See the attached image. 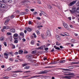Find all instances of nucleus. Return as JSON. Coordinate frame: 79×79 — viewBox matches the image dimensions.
<instances>
[{
	"label": "nucleus",
	"mask_w": 79,
	"mask_h": 79,
	"mask_svg": "<svg viewBox=\"0 0 79 79\" xmlns=\"http://www.w3.org/2000/svg\"><path fill=\"white\" fill-rule=\"evenodd\" d=\"M64 35H66V36H68V35H69V34H68V33H65Z\"/></svg>",
	"instance_id": "nucleus-44"
},
{
	"label": "nucleus",
	"mask_w": 79,
	"mask_h": 79,
	"mask_svg": "<svg viewBox=\"0 0 79 79\" xmlns=\"http://www.w3.org/2000/svg\"><path fill=\"white\" fill-rule=\"evenodd\" d=\"M12 48H15V45H14V44H12Z\"/></svg>",
	"instance_id": "nucleus-43"
},
{
	"label": "nucleus",
	"mask_w": 79,
	"mask_h": 79,
	"mask_svg": "<svg viewBox=\"0 0 79 79\" xmlns=\"http://www.w3.org/2000/svg\"><path fill=\"white\" fill-rule=\"evenodd\" d=\"M30 67L29 66H27L24 67V69H29Z\"/></svg>",
	"instance_id": "nucleus-25"
},
{
	"label": "nucleus",
	"mask_w": 79,
	"mask_h": 79,
	"mask_svg": "<svg viewBox=\"0 0 79 79\" xmlns=\"http://www.w3.org/2000/svg\"><path fill=\"white\" fill-rule=\"evenodd\" d=\"M38 49H39L40 50H41L42 49H43V47L41 46V47H40L38 48Z\"/></svg>",
	"instance_id": "nucleus-37"
},
{
	"label": "nucleus",
	"mask_w": 79,
	"mask_h": 79,
	"mask_svg": "<svg viewBox=\"0 0 79 79\" xmlns=\"http://www.w3.org/2000/svg\"><path fill=\"white\" fill-rule=\"evenodd\" d=\"M32 57V55H27L26 56V58H31Z\"/></svg>",
	"instance_id": "nucleus-7"
},
{
	"label": "nucleus",
	"mask_w": 79,
	"mask_h": 79,
	"mask_svg": "<svg viewBox=\"0 0 79 79\" xmlns=\"http://www.w3.org/2000/svg\"><path fill=\"white\" fill-rule=\"evenodd\" d=\"M60 48H61V49H62V48H63V47L62 46H60Z\"/></svg>",
	"instance_id": "nucleus-64"
},
{
	"label": "nucleus",
	"mask_w": 79,
	"mask_h": 79,
	"mask_svg": "<svg viewBox=\"0 0 79 79\" xmlns=\"http://www.w3.org/2000/svg\"><path fill=\"white\" fill-rule=\"evenodd\" d=\"M4 57L6 59H8V54L6 53H4Z\"/></svg>",
	"instance_id": "nucleus-3"
},
{
	"label": "nucleus",
	"mask_w": 79,
	"mask_h": 79,
	"mask_svg": "<svg viewBox=\"0 0 79 79\" xmlns=\"http://www.w3.org/2000/svg\"><path fill=\"white\" fill-rule=\"evenodd\" d=\"M63 25L65 28H66L67 29H68V26L67 23H63Z\"/></svg>",
	"instance_id": "nucleus-2"
},
{
	"label": "nucleus",
	"mask_w": 79,
	"mask_h": 79,
	"mask_svg": "<svg viewBox=\"0 0 79 79\" xmlns=\"http://www.w3.org/2000/svg\"><path fill=\"white\" fill-rule=\"evenodd\" d=\"M54 48H55L56 50H60V48L56 47V45L54 46Z\"/></svg>",
	"instance_id": "nucleus-13"
},
{
	"label": "nucleus",
	"mask_w": 79,
	"mask_h": 79,
	"mask_svg": "<svg viewBox=\"0 0 79 79\" xmlns=\"http://www.w3.org/2000/svg\"><path fill=\"white\" fill-rule=\"evenodd\" d=\"M31 43L32 45H34V40H31Z\"/></svg>",
	"instance_id": "nucleus-34"
},
{
	"label": "nucleus",
	"mask_w": 79,
	"mask_h": 79,
	"mask_svg": "<svg viewBox=\"0 0 79 79\" xmlns=\"http://www.w3.org/2000/svg\"><path fill=\"white\" fill-rule=\"evenodd\" d=\"M26 14V12H22L20 13V15H24Z\"/></svg>",
	"instance_id": "nucleus-26"
},
{
	"label": "nucleus",
	"mask_w": 79,
	"mask_h": 79,
	"mask_svg": "<svg viewBox=\"0 0 79 79\" xmlns=\"http://www.w3.org/2000/svg\"><path fill=\"white\" fill-rule=\"evenodd\" d=\"M60 35H61V36H63V37H64V36H65V35H63L62 34H60Z\"/></svg>",
	"instance_id": "nucleus-57"
},
{
	"label": "nucleus",
	"mask_w": 79,
	"mask_h": 79,
	"mask_svg": "<svg viewBox=\"0 0 79 79\" xmlns=\"http://www.w3.org/2000/svg\"><path fill=\"white\" fill-rule=\"evenodd\" d=\"M66 76H75L74 73H69L66 74Z\"/></svg>",
	"instance_id": "nucleus-4"
},
{
	"label": "nucleus",
	"mask_w": 79,
	"mask_h": 79,
	"mask_svg": "<svg viewBox=\"0 0 79 79\" xmlns=\"http://www.w3.org/2000/svg\"><path fill=\"white\" fill-rule=\"evenodd\" d=\"M36 19H39V20H40V18L39 17H36Z\"/></svg>",
	"instance_id": "nucleus-60"
},
{
	"label": "nucleus",
	"mask_w": 79,
	"mask_h": 79,
	"mask_svg": "<svg viewBox=\"0 0 79 79\" xmlns=\"http://www.w3.org/2000/svg\"><path fill=\"white\" fill-rule=\"evenodd\" d=\"M48 8H49V9H51V8H52V6H50V5H48Z\"/></svg>",
	"instance_id": "nucleus-30"
},
{
	"label": "nucleus",
	"mask_w": 79,
	"mask_h": 79,
	"mask_svg": "<svg viewBox=\"0 0 79 79\" xmlns=\"http://www.w3.org/2000/svg\"><path fill=\"white\" fill-rule=\"evenodd\" d=\"M11 69L10 68H8L7 69V71H10V70H11Z\"/></svg>",
	"instance_id": "nucleus-41"
},
{
	"label": "nucleus",
	"mask_w": 79,
	"mask_h": 79,
	"mask_svg": "<svg viewBox=\"0 0 79 79\" xmlns=\"http://www.w3.org/2000/svg\"><path fill=\"white\" fill-rule=\"evenodd\" d=\"M75 66L73 65L69 67V69H73L74 68V67Z\"/></svg>",
	"instance_id": "nucleus-19"
},
{
	"label": "nucleus",
	"mask_w": 79,
	"mask_h": 79,
	"mask_svg": "<svg viewBox=\"0 0 79 79\" xmlns=\"http://www.w3.org/2000/svg\"><path fill=\"white\" fill-rule=\"evenodd\" d=\"M41 37H42V39H44V35L43 34H41Z\"/></svg>",
	"instance_id": "nucleus-29"
},
{
	"label": "nucleus",
	"mask_w": 79,
	"mask_h": 79,
	"mask_svg": "<svg viewBox=\"0 0 79 79\" xmlns=\"http://www.w3.org/2000/svg\"><path fill=\"white\" fill-rule=\"evenodd\" d=\"M4 45L5 47H6L7 46V44H6V42H4Z\"/></svg>",
	"instance_id": "nucleus-35"
},
{
	"label": "nucleus",
	"mask_w": 79,
	"mask_h": 79,
	"mask_svg": "<svg viewBox=\"0 0 79 79\" xmlns=\"http://www.w3.org/2000/svg\"><path fill=\"white\" fill-rule=\"evenodd\" d=\"M19 53H18V52H15V53H14V54L15 55H18Z\"/></svg>",
	"instance_id": "nucleus-50"
},
{
	"label": "nucleus",
	"mask_w": 79,
	"mask_h": 79,
	"mask_svg": "<svg viewBox=\"0 0 79 79\" xmlns=\"http://www.w3.org/2000/svg\"><path fill=\"white\" fill-rule=\"evenodd\" d=\"M31 24H32V22H31V21H29L28 22V24L30 25Z\"/></svg>",
	"instance_id": "nucleus-49"
},
{
	"label": "nucleus",
	"mask_w": 79,
	"mask_h": 79,
	"mask_svg": "<svg viewBox=\"0 0 79 79\" xmlns=\"http://www.w3.org/2000/svg\"><path fill=\"white\" fill-rule=\"evenodd\" d=\"M37 34L38 35H39V34H40V33H39V31H37Z\"/></svg>",
	"instance_id": "nucleus-56"
},
{
	"label": "nucleus",
	"mask_w": 79,
	"mask_h": 79,
	"mask_svg": "<svg viewBox=\"0 0 79 79\" xmlns=\"http://www.w3.org/2000/svg\"><path fill=\"white\" fill-rule=\"evenodd\" d=\"M42 14L43 15H44V16H47L46 15V14L44 12H43Z\"/></svg>",
	"instance_id": "nucleus-38"
},
{
	"label": "nucleus",
	"mask_w": 79,
	"mask_h": 79,
	"mask_svg": "<svg viewBox=\"0 0 79 79\" xmlns=\"http://www.w3.org/2000/svg\"><path fill=\"white\" fill-rule=\"evenodd\" d=\"M30 10L31 11H34V9H31V10Z\"/></svg>",
	"instance_id": "nucleus-53"
},
{
	"label": "nucleus",
	"mask_w": 79,
	"mask_h": 79,
	"mask_svg": "<svg viewBox=\"0 0 79 79\" xmlns=\"http://www.w3.org/2000/svg\"><path fill=\"white\" fill-rule=\"evenodd\" d=\"M14 43L17 44L18 42V41L17 40H15V41L14 42Z\"/></svg>",
	"instance_id": "nucleus-31"
},
{
	"label": "nucleus",
	"mask_w": 79,
	"mask_h": 79,
	"mask_svg": "<svg viewBox=\"0 0 79 79\" xmlns=\"http://www.w3.org/2000/svg\"><path fill=\"white\" fill-rule=\"evenodd\" d=\"M1 31H2L3 32H5V30H4V29L3 28V29H2L1 30Z\"/></svg>",
	"instance_id": "nucleus-62"
},
{
	"label": "nucleus",
	"mask_w": 79,
	"mask_h": 79,
	"mask_svg": "<svg viewBox=\"0 0 79 79\" xmlns=\"http://www.w3.org/2000/svg\"><path fill=\"white\" fill-rule=\"evenodd\" d=\"M22 40L23 42H25L26 41V39L24 38H23Z\"/></svg>",
	"instance_id": "nucleus-58"
},
{
	"label": "nucleus",
	"mask_w": 79,
	"mask_h": 79,
	"mask_svg": "<svg viewBox=\"0 0 79 79\" xmlns=\"http://www.w3.org/2000/svg\"><path fill=\"white\" fill-rule=\"evenodd\" d=\"M7 35H11V33L10 32H7L6 33Z\"/></svg>",
	"instance_id": "nucleus-27"
},
{
	"label": "nucleus",
	"mask_w": 79,
	"mask_h": 79,
	"mask_svg": "<svg viewBox=\"0 0 79 79\" xmlns=\"http://www.w3.org/2000/svg\"><path fill=\"white\" fill-rule=\"evenodd\" d=\"M3 29H9V27L4 26L3 27Z\"/></svg>",
	"instance_id": "nucleus-15"
},
{
	"label": "nucleus",
	"mask_w": 79,
	"mask_h": 79,
	"mask_svg": "<svg viewBox=\"0 0 79 79\" xmlns=\"http://www.w3.org/2000/svg\"><path fill=\"white\" fill-rule=\"evenodd\" d=\"M27 51H25L24 52V53H27Z\"/></svg>",
	"instance_id": "nucleus-63"
},
{
	"label": "nucleus",
	"mask_w": 79,
	"mask_h": 79,
	"mask_svg": "<svg viewBox=\"0 0 79 79\" xmlns=\"http://www.w3.org/2000/svg\"><path fill=\"white\" fill-rule=\"evenodd\" d=\"M58 63H59V62H58L56 61H54L52 62V64H58Z\"/></svg>",
	"instance_id": "nucleus-24"
},
{
	"label": "nucleus",
	"mask_w": 79,
	"mask_h": 79,
	"mask_svg": "<svg viewBox=\"0 0 79 79\" xmlns=\"http://www.w3.org/2000/svg\"><path fill=\"white\" fill-rule=\"evenodd\" d=\"M33 15H36V14H37V12H33Z\"/></svg>",
	"instance_id": "nucleus-51"
},
{
	"label": "nucleus",
	"mask_w": 79,
	"mask_h": 79,
	"mask_svg": "<svg viewBox=\"0 0 79 79\" xmlns=\"http://www.w3.org/2000/svg\"><path fill=\"white\" fill-rule=\"evenodd\" d=\"M75 40L73 39H72L71 40V42L72 43H74V42H75Z\"/></svg>",
	"instance_id": "nucleus-32"
},
{
	"label": "nucleus",
	"mask_w": 79,
	"mask_h": 79,
	"mask_svg": "<svg viewBox=\"0 0 79 79\" xmlns=\"http://www.w3.org/2000/svg\"><path fill=\"white\" fill-rule=\"evenodd\" d=\"M30 64V63H26L25 64H22V66L23 67L24 66H27V65H29Z\"/></svg>",
	"instance_id": "nucleus-6"
},
{
	"label": "nucleus",
	"mask_w": 79,
	"mask_h": 79,
	"mask_svg": "<svg viewBox=\"0 0 79 79\" xmlns=\"http://www.w3.org/2000/svg\"><path fill=\"white\" fill-rule=\"evenodd\" d=\"M13 38H14V39H15V40H18V37H13Z\"/></svg>",
	"instance_id": "nucleus-33"
},
{
	"label": "nucleus",
	"mask_w": 79,
	"mask_h": 79,
	"mask_svg": "<svg viewBox=\"0 0 79 79\" xmlns=\"http://www.w3.org/2000/svg\"><path fill=\"white\" fill-rule=\"evenodd\" d=\"M76 5H77V6H79V2H78L77 3Z\"/></svg>",
	"instance_id": "nucleus-48"
},
{
	"label": "nucleus",
	"mask_w": 79,
	"mask_h": 79,
	"mask_svg": "<svg viewBox=\"0 0 79 79\" xmlns=\"http://www.w3.org/2000/svg\"><path fill=\"white\" fill-rule=\"evenodd\" d=\"M66 60H63L60 61L59 62L60 63H65Z\"/></svg>",
	"instance_id": "nucleus-18"
},
{
	"label": "nucleus",
	"mask_w": 79,
	"mask_h": 79,
	"mask_svg": "<svg viewBox=\"0 0 79 79\" xmlns=\"http://www.w3.org/2000/svg\"><path fill=\"white\" fill-rule=\"evenodd\" d=\"M71 77H74V76H65L64 77V78H66V79H71Z\"/></svg>",
	"instance_id": "nucleus-5"
},
{
	"label": "nucleus",
	"mask_w": 79,
	"mask_h": 79,
	"mask_svg": "<svg viewBox=\"0 0 79 79\" xmlns=\"http://www.w3.org/2000/svg\"><path fill=\"white\" fill-rule=\"evenodd\" d=\"M18 36V34L17 33H15L13 37H17Z\"/></svg>",
	"instance_id": "nucleus-22"
},
{
	"label": "nucleus",
	"mask_w": 79,
	"mask_h": 79,
	"mask_svg": "<svg viewBox=\"0 0 79 79\" xmlns=\"http://www.w3.org/2000/svg\"><path fill=\"white\" fill-rule=\"evenodd\" d=\"M47 59V58L46 57H44L43 60H44V61H45V60H46Z\"/></svg>",
	"instance_id": "nucleus-59"
},
{
	"label": "nucleus",
	"mask_w": 79,
	"mask_h": 79,
	"mask_svg": "<svg viewBox=\"0 0 79 79\" xmlns=\"http://www.w3.org/2000/svg\"><path fill=\"white\" fill-rule=\"evenodd\" d=\"M14 15H11V16H10V18L11 19H13V18H14Z\"/></svg>",
	"instance_id": "nucleus-42"
},
{
	"label": "nucleus",
	"mask_w": 79,
	"mask_h": 79,
	"mask_svg": "<svg viewBox=\"0 0 79 79\" xmlns=\"http://www.w3.org/2000/svg\"><path fill=\"white\" fill-rule=\"evenodd\" d=\"M13 73H20V72H23V71H17L15 72H13Z\"/></svg>",
	"instance_id": "nucleus-40"
},
{
	"label": "nucleus",
	"mask_w": 79,
	"mask_h": 79,
	"mask_svg": "<svg viewBox=\"0 0 79 79\" xmlns=\"http://www.w3.org/2000/svg\"><path fill=\"white\" fill-rule=\"evenodd\" d=\"M19 53L20 55H21L23 52V51L22 50H19Z\"/></svg>",
	"instance_id": "nucleus-17"
},
{
	"label": "nucleus",
	"mask_w": 79,
	"mask_h": 79,
	"mask_svg": "<svg viewBox=\"0 0 79 79\" xmlns=\"http://www.w3.org/2000/svg\"><path fill=\"white\" fill-rule=\"evenodd\" d=\"M4 79H8L9 77H3Z\"/></svg>",
	"instance_id": "nucleus-52"
},
{
	"label": "nucleus",
	"mask_w": 79,
	"mask_h": 79,
	"mask_svg": "<svg viewBox=\"0 0 79 79\" xmlns=\"http://www.w3.org/2000/svg\"><path fill=\"white\" fill-rule=\"evenodd\" d=\"M6 7V5L3 4H1V8H5Z\"/></svg>",
	"instance_id": "nucleus-9"
},
{
	"label": "nucleus",
	"mask_w": 79,
	"mask_h": 79,
	"mask_svg": "<svg viewBox=\"0 0 79 79\" xmlns=\"http://www.w3.org/2000/svg\"><path fill=\"white\" fill-rule=\"evenodd\" d=\"M42 75H36L35 76H33L31 77V78H35V77H40Z\"/></svg>",
	"instance_id": "nucleus-10"
},
{
	"label": "nucleus",
	"mask_w": 79,
	"mask_h": 79,
	"mask_svg": "<svg viewBox=\"0 0 79 79\" xmlns=\"http://www.w3.org/2000/svg\"><path fill=\"white\" fill-rule=\"evenodd\" d=\"M36 52H37V51L36 50H34L33 51H32V54H35V53H36Z\"/></svg>",
	"instance_id": "nucleus-28"
},
{
	"label": "nucleus",
	"mask_w": 79,
	"mask_h": 79,
	"mask_svg": "<svg viewBox=\"0 0 79 79\" xmlns=\"http://www.w3.org/2000/svg\"><path fill=\"white\" fill-rule=\"evenodd\" d=\"M32 65L33 66H38V64H36L35 63V62L32 64Z\"/></svg>",
	"instance_id": "nucleus-23"
},
{
	"label": "nucleus",
	"mask_w": 79,
	"mask_h": 79,
	"mask_svg": "<svg viewBox=\"0 0 79 79\" xmlns=\"http://www.w3.org/2000/svg\"><path fill=\"white\" fill-rule=\"evenodd\" d=\"M1 68H5V65H1Z\"/></svg>",
	"instance_id": "nucleus-54"
},
{
	"label": "nucleus",
	"mask_w": 79,
	"mask_h": 79,
	"mask_svg": "<svg viewBox=\"0 0 79 79\" xmlns=\"http://www.w3.org/2000/svg\"><path fill=\"white\" fill-rule=\"evenodd\" d=\"M7 23H7V22H6V21H5V23H4V24H5V25H7Z\"/></svg>",
	"instance_id": "nucleus-61"
},
{
	"label": "nucleus",
	"mask_w": 79,
	"mask_h": 79,
	"mask_svg": "<svg viewBox=\"0 0 79 79\" xmlns=\"http://www.w3.org/2000/svg\"><path fill=\"white\" fill-rule=\"evenodd\" d=\"M33 35L34 36V38H36L37 37V36L35 35V33H33Z\"/></svg>",
	"instance_id": "nucleus-36"
},
{
	"label": "nucleus",
	"mask_w": 79,
	"mask_h": 79,
	"mask_svg": "<svg viewBox=\"0 0 79 79\" xmlns=\"http://www.w3.org/2000/svg\"><path fill=\"white\" fill-rule=\"evenodd\" d=\"M44 50H45V51H47L48 50V48H44Z\"/></svg>",
	"instance_id": "nucleus-46"
},
{
	"label": "nucleus",
	"mask_w": 79,
	"mask_h": 79,
	"mask_svg": "<svg viewBox=\"0 0 79 79\" xmlns=\"http://www.w3.org/2000/svg\"><path fill=\"white\" fill-rule=\"evenodd\" d=\"M54 50H55L54 49V48H53L51 50V52H53V51H54Z\"/></svg>",
	"instance_id": "nucleus-55"
},
{
	"label": "nucleus",
	"mask_w": 79,
	"mask_h": 79,
	"mask_svg": "<svg viewBox=\"0 0 79 79\" xmlns=\"http://www.w3.org/2000/svg\"><path fill=\"white\" fill-rule=\"evenodd\" d=\"M76 3V1H74L71 2L70 3V6H72L73 5H74Z\"/></svg>",
	"instance_id": "nucleus-8"
},
{
	"label": "nucleus",
	"mask_w": 79,
	"mask_h": 79,
	"mask_svg": "<svg viewBox=\"0 0 79 79\" xmlns=\"http://www.w3.org/2000/svg\"><path fill=\"white\" fill-rule=\"evenodd\" d=\"M49 71H50L45 70L44 71H41L39 72L38 74H47V72H48Z\"/></svg>",
	"instance_id": "nucleus-1"
},
{
	"label": "nucleus",
	"mask_w": 79,
	"mask_h": 79,
	"mask_svg": "<svg viewBox=\"0 0 79 79\" xmlns=\"http://www.w3.org/2000/svg\"><path fill=\"white\" fill-rule=\"evenodd\" d=\"M9 53L10 54V55H12V56H13V53L12 52H10Z\"/></svg>",
	"instance_id": "nucleus-45"
},
{
	"label": "nucleus",
	"mask_w": 79,
	"mask_h": 79,
	"mask_svg": "<svg viewBox=\"0 0 79 79\" xmlns=\"http://www.w3.org/2000/svg\"><path fill=\"white\" fill-rule=\"evenodd\" d=\"M10 31L11 32L15 33V29H12L10 30Z\"/></svg>",
	"instance_id": "nucleus-14"
},
{
	"label": "nucleus",
	"mask_w": 79,
	"mask_h": 79,
	"mask_svg": "<svg viewBox=\"0 0 79 79\" xmlns=\"http://www.w3.org/2000/svg\"><path fill=\"white\" fill-rule=\"evenodd\" d=\"M9 60L10 61H13V59L11 58H10L9 59Z\"/></svg>",
	"instance_id": "nucleus-39"
},
{
	"label": "nucleus",
	"mask_w": 79,
	"mask_h": 79,
	"mask_svg": "<svg viewBox=\"0 0 79 79\" xmlns=\"http://www.w3.org/2000/svg\"><path fill=\"white\" fill-rule=\"evenodd\" d=\"M47 33L48 35L49 36H50V35H51V34L50 33V31H49V30H48L47 31Z\"/></svg>",
	"instance_id": "nucleus-16"
},
{
	"label": "nucleus",
	"mask_w": 79,
	"mask_h": 79,
	"mask_svg": "<svg viewBox=\"0 0 79 79\" xmlns=\"http://www.w3.org/2000/svg\"><path fill=\"white\" fill-rule=\"evenodd\" d=\"M20 35L22 36V38H24V33L22 32L20 33Z\"/></svg>",
	"instance_id": "nucleus-12"
},
{
	"label": "nucleus",
	"mask_w": 79,
	"mask_h": 79,
	"mask_svg": "<svg viewBox=\"0 0 79 79\" xmlns=\"http://www.w3.org/2000/svg\"><path fill=\"white\" fill-rule=\"evenodd\" d=\"M10 19H8L7 20H6L5 21L6 22H7V23H8V22L9 21H10Z\"/></svg>",
	"instance_id": "nucleus-47"
},
{
	"label": "nucleus",
	"mask_w": 79,
	"mask_h": 79,
	"mask_svg": "<svg viewBox=\"0 0 79 79\" xmlns=\"http://www.w3.org/2000/svg\"><path fill=\"white\" fill-rule=\"evenodd\" d=\"M3 39H4V37L3 36L0 38V40L2 41V42H3Z\"/></svg>",
	"instance_id": "nucleus-20"
},
{
	"label": "nucleus",
	"mask_w": 79,
	"mask_h": 79,
	"mask_svg": "<svg viewBox=\"0 0 79 79\" xmlns=\"http://www.w3.org/2000/svg\"><path fill=\"white\" fill-rule=\"evenodd\" d=\"M56 45L59 46V45H61V44H60V43H59L58 42H56Z\"/></svg>",
	"instance_id": "nucleus-21"
},
{
	"label": "nucleus",
	"mask_w": 79,
	"mask_h": 79,
	"mask_svg": "<svg viewBox=\"0 0 79 79\" xmlns=\"http://www.w3.org/2000/svg\"><path fill=\"white\" fill-rule=\"evenodd\" d=\"M27 31H28V32H31V31H32V28H31L29 27L27 28Z\"/></svg>",
	"instance_id": "nucleus-11"
}]
</instances>
